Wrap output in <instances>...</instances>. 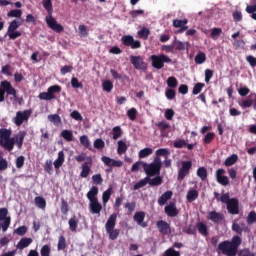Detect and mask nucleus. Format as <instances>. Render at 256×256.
<instances>
[{
	"label": "nucleus",
	"instance_id": "28",
	"mask_svg": "<svg viewBox=\"0 0 256 256\" xmlns=\"http://www.w3.org/2000/svg\"><path fill=\"white\" fill-rule=\"evenodd\" d=\"M172 47L175 49V51H185V49H188L189 43L175 40V42L172 44Z\"/></svg>",
	"mask_w": 256,
	"mask_h": 256
},
{
	"label": "nucleus",
	"instance_id": "20",
	"mask_svg": "<svg viewBox=\"0 0 256 256\" xmlns=\"http://www.w3.org/2000/svg\"><path fill=\"white\" fill-rule=\"evenodd\" d=\"M173 197V191L168 190L161 194L160 198H158L157 203L160 206H165L169 200Z\"/></svg>",
	"mask_w": 256,
	"mask_h": 256
},
{
	"label": "nucleus",
	"instance_id": "40",
	"mask_svg": "<svg viewBox=\"0 0 256 256\" xmlns=\"http://www.w3.org/2000/svg\"><path fill=\"white\" fill-rule=\"evenodd\" d=\"M111 195H112V188H109L103 192V195L101 196V199L103 201V206H106V204L109 202V199H111Z\"/></svg>",
	"mask_w": 256,
	"mask_h": 256
},
{
	"label": "nucleus",
	"instance_id": "1",
	"mask_svg": "<svg viewBox=\"0 0 256 256\" xmlns=\"http://www.w3.org/2000/svg\"><path fill=\"white\" fill-rule=\"evenodd\" d=\"M26 131H19L15 137L12 136L11 128H0V146L8 152L14 150V146L21 150L23 148L24 139L26 138Z\"/></svg>",
	"mask_w": 256,
	"mask_h": 256
},
{
	"label": "nucleus",
	"instance_id": "62",
	"mask_svg": "<svg viewBox=\"0 0 256 256\" xmlns=\"http://www.w3.org/2000/svg\"><path fill=\"white\" fill-rule=\"evenodd\" d=\"M165 96H166L167 100L172 101L176 97V91L169 88L166 90Z\"/></svg>",
	"mask_w": 256,
	"mask_h": 256
},
{
	"label": "nucleus",
	"instance_id": "22",
	"mask_svg": "<svg viewBox=\"0 0 256 256\" xmlns=\"http://www.w3.org/2000/svg\"><path fill=\"white\" fill-rule=\"evenodd\" d=\"M144 179L147 181L148 185H150L151 187H159L163 183V179L159 175H156V177L154 178H150V176H147Z\"/></svg>",
	"mask_w": 256,
	"mask_h": 256
},
{
	"label": "nucleus",
	"instance_id": "36",
	"mask_svg": "<svg viewBox=\"0 0 256 256\" xmlns=\"http://www.w3.org/2000/svg\"><path fill=\"white\" fill-rule=\"evenodd\" d=\"M7 16L8 18L21 19V16H23V11L19 9H14L9 11Z\"/></svg>",
	"mask_w": 256,
	"mask_h": 256
},
{
	"label": "nucleus",
	"instance_id": "48",
	"mask_svg": "<svg viewBox=\"0 0 256 256\" xmlns=\"http://www.w3.org/2000/svg\"><path fill=\"white\" fill-rule=\"evenodd\" d=\"M127 150H128L127 143L120 140L118 142V154L119 155L125 154V153H127Z\"/></svg>",
	"mask_w": 256,
	"mask_h": 256
},
{
	"label": "nucleus",
	"instance_id": "19",
	"mask_svg": "<svg viewBox=\"0 0 256 256\" xmlns=\"http://www.w3.org/2000/svg\"><path fill=\"white\" fill-rule=\"evenodd\" d=\"M144 219H146V212H143V211L135 212L134 221L136 222V225H139L142 228H146L147 223L144 222Z\"/></svg>",
	"mask_w": 256,
	"mask_h": 256
},
{
	"label": "nucleus",
	"instance_id": "53",
	"mask_svg": "<svg viewBox=\"0 0 256 256\" xmlns=\"http://www.w3.org/2000/svg\"><path fill=\"white\" fill-rule=\"evenodd\" d=\"M0 73H2V75H5L7 77H11L12 76V66L9 64L2 66Z\"/></svg>",
	"mask_w": 256,
	"mask_h": 256
},
{
	"label": "nucleus",
	"instance_id": "61",
	"mask_svg": "<svg viewBox=\"0 0 256 256\" xmlns=\"http://www.w3.org/2000/svg\"><path fill=\"white\" fill-rule=\"evenodd\" d=\"M188 24V20L187 19H183V20H173V27L175 28H180V27H186L185 25Z\"/></svg>",
	"mask_w": 256,
	"mask_h": 256
},
{
	"label": "nucleus",
	"instance_id": "6",
	"mask_svg": "<svg viewBox=\"0 0 256 256\" xmlns=\"http://www.w3.org/2000/svg\"><path fill=\"white\" fill-rule=\"evenodd\" d=\"M33 111L31 109H25L24 111H17L15 117L12 119L16 127H20L23 123L29 122L31 114Z\"/></svg>",
	"mask_w": 256,
	"mask_h": 256
},
{
	"label": "nucleus",
	"instance_id": "41",
	"mask_svg": "<svg viewBox=\"0 0 256 256\" xmlns=\"http://www.w3.org/2000/svg\"><path fill=\"white\" fill-rule=\"evenodd\" d=\"M107 234H109V239L115 241L118 239L120 230L119 229H106Z\"/></svg>",
	"mask_w": 256,
	"mask_h": 256
},
{
	"label": "nucleus",
	"instance_id": "37",
	"mask_svg": "<svg viewBox=\"0 0 256 256\" xmlns=\"http://www.w3.org/2000/svg\"><path fill=\"white\" fill-rule=\"evenodd\" d=\"M65 249H67V240L64 235H60L58 240V251H64Z\"/></svg>",
	"mask_w": 256,
	"mask_h": 256
},
{
	"label": "nucleus",
	"instance_id": "29",
	"mask_svg": "<svg viewBox=\"0 0 256 256\" xmlns=\"http://www.w3.org/2000/svg\"><path fill=\"white\" fill-rule=\"evenodd\" d=\"M23 22L24 20H12L11 23H9L7 32L17 31V29L23 25Z\"/></svg>",
	"mask_w": 256,
	"mask_h": 256
},
{
	"label": "nucleus",
	"instance_id": "46",
	"mask_svg": "<svg viewBox=\"0 0 256 256\" xmlns=\"http://www.w3.org/2000/svg\"><path fill=\"white\" fill-rule=\"evenodd\" d=\"M60 136L65 139V141L71 142L73 141L74 135L72 134V131L69 130H63L60 133Z\"/></svg>",
	"mask_w": 256,
	"mask_h": 256
},
{
	"label": "nucleus",
	"instance_id": "39",
	"mask_svg": "<svg viewBox=\"0 0 256 256\" xmlns=\"http://www.w3.org/2000/svg\"><path fill=\"white\" fill-rule=\"evenodd\" d=\"M195 64L201 65L206 62V53L200 52L194 58Z\"/></svg>",
	"mask_w": 256,
	"mask_h": 256
},
{
	"label": "nucleus",
	"instance_id": "24",
	"mask_svg": "<svg viewBox=\"0 0 256 256\" xmlns=\"http://www.w3.org/2000/svg\"><path fill=\"white\" fill-rule=\"evenodd\" d=\"M208 220L213 221V223H219L220 221H223L224 217L222 214L216 211L208 212Z\"/></svg>",
	"mask_w": 256,
	"mask_h": 256
},
{
	"label": "nucleus",
	"instance_id": "31",
	"mask_svg": "<svg viewBox=\"0 0 256 256\" xmlns=\"http://www.w3.org/2000/svg\"><path fill=\"white\" fill-rule=\"evenodd\" d=\"M116 214L110 215L109 219L106 221V230H114L116 225Z\"/></svg>",
	"mask_w": 256,
	"mask_h": 256
},
{
	"label": "nucleus",
	"instance_id": "56",
	"mask_svg": "<svg viewBox=\"0 0 256 256\" xmlns=\"http://www.w3.org/2000/svg\"><path fill=\"white\" fill-rule=\"evenodd\" d=\"M169 155H171V152H169V150L166 148H160V149L156 150L157 157H166V159H167V157Z\"/></svg>",
	"mask_w": 256,
	"mask_h": 256
},
{
	"label": "nucleus",
	"instance_id": "14",
	"mask_svg": "<svg viewBox=\"0 0 256 256\" xmlns=\"http://www.w3.org/2000/svg\"><path fill=\"white\" fill-rule=\"evenodd\" d=\"M158 232H160L161 235H169L171 234V225L168 224L166 221L160 220L156 223Z\"/></svg>",
	"mask_w": 256,
	"mask_h": 256
},
{
	"label": "nucleus",
	"instance_id": "3",
	"mask_svg": "<svg viewBox=\"0 0 256 256\" xmlns=\"http://www.w3.org/2000/svg\"><path fill=\"white\" fill-rule=\"evenodd\" d=\"M43 7L46 9L47 14L49 16H46V25L53 31L57 33H62L64 31V26L59 24L55 18H53L52 13H53V6H52V0H43Z\"/></svg>",
	"mask_w": 256,
	"mask_h": 256
},
{
	"label": "nucleus",
	"instance_id": "10",
	"mask_svg": "<svg viewBox=\"0 0 256 256\" xmlns=\"http://www.w3.org/2000/svg\"><path fill=\"white\" fill-rule=\"evenodd\" d=\"M225 174L226 171L224 168L216 170V181L223 187H227L230 184L229 178Z\"/></svg>",
	"mask_w": 256,
	"mask_h": 256
},
{
	"label": "nucleus",
	"instance_id": "34",
	"mask_svg": "<svg viewBox=\"0 0 256 256\" xmlns=\"http://www.w3.org/2000/svg\"><path fill=\"white\" fill-rule=\"evenodd\" d=\"M68 225H69V230H71V232H76L77 231V227H78V219L77 217H71V219H69L68 221Z\"/></svg>",
	"mask_w": 256,
	"mask_h": 256
},
{
	"label": "nucleus",
	"instance_id": "52",
	"mask_svg": "<svg viewBox=\"0 0 256 256\" xmlns=\"http://www.w3.org/2000/svg\"><path fill=\"white\" fill-rule=\"evenodd\" d=\"M166 84L167 87L175 89L176 87H178V79H176L175 77H169L166 80Z\"/></svg>",
	"mask_w": 256,
	"mask_h": 256
},
{
	"label": "nucleus",
	"instance_id": "49",
	"mask_svg": "<svg viewBox=\"0 0 256 256\" xmlns=\"http://www.w3.org/2000/svg\"><path fill=\"white\" fill-rule=\"evenodd\" d=\"M206 87V84L204 83H196L194 88L192 89V94L194 96H197L203 91V88Z\"/></svg>",
	"mask_w": 256,
	"mask_h": 256
},
{
	"label": "nucleus",
	"instance_id": "64",
	"mask_svg": "<svg viewBox=\"0 0 256 256\" xmlns=\"http://www.w3.org/2000/svg\"><path fill=\"white\" fill-rule=\"evenodd\" d=\"M164 254L166 256H181V254L179 252L175 251V249H173V248L167 249L166 252H164Z\"/></svg>",
	"mask_w": 256,
	"mask_h": 256
},
{
	"label": "nucleus",
	"instance_id": "13",
	"mask_svg": "<svg viewBox=\"0 0 256 256\" xmlns=\"http://www.w3.org/2000/svg\"><path fill=\"white\" fill-rule=\"evenodd\" d=\"M226 204L227 212L230 213V215H239V200L236 198H232V201Z\"/></svg>",
	"mask_w": 256,
	"mask_h": 256
},
{
	"label": "nucleus",
	"instance_id": "4",
	"mask_svg": "<svg viewBox=\"0 0 256 256\" xmlns=\"http://www.w3.org/2000/svg\"><path fill=\"white\" fill-rule=\"evenodd\" d=\"M162 170V159L159 156L154 158L153 163L144 164V172L148 177L159 176Z\"/></svg>",
	"mask_w": 256,
	"mask_h": 256
},
{
	"label": "nucleus",
	"instance_id": "63",
	"mask_svg": "<svg viewBox=\"0 0 256 256\" xmlns=\"http://www.w3.org/2000/svg\"><path fill=\"white\" fill-rule=\"evenodd\" d=\"M40 254H41V256H50L49 245H45V246L41 247Z\"/></svg>",
	"mask_w": 256,
	"mask_h": 256
},
{
	"label": "nucleus",
	"instance_id": "35",
	"mask_svg": "<svg viewBox=\"0 0 256 256\" xmlns=\"http://www.w3.org/2000/svg\"><path fill=\"white\" fill-rule=\"evenodd\" d=\"M197 198H198V191L197 190H189L188 193L186 194V199L190 203L196 201Z\"/></svg>",
	"mask_w": 256,
	"mask_h": 256
},
{
	"label": "nucleus",
	"instance_id": "15",
	"mask_svg": "<svg viewBox=\"0 0 256 256\" xmlns=\"http://www.w3.org/2000/svg\"><path fill=\"white\" fill-rule=\"evenodd\" d=\"M6 95L12 96V99L14 100L12 102L13 105H16L17 103H18V105H23V98H21L17 95V90H15L14 87H7Z\"/></svg>",
	"mask_w": 256,
	"mask_h": 256
},
{
	"label": "nucleus",
	"instance_id": "50",
	"mask_svg": "<svg viewBox=\"0 0 256 256\" xmlns=\"http://www.w3.org/2000/svg\"><path fill=\"white\" fill-rule=\"evenodd\" d=\"M6 36H8L9 40H17V38H20L22 36V33L20 31H7Z\"/></svg>",
	"mask_w": 256,
	"mask_h": 256
},
{
	"label": "nucleus",
	"instance_id": "45",
	"mask_svg": "<svg viewBox=\"0 0 256 256\" xmlns=\"http://www.w3.org/2000/svg\"><path fill=\"white\" fill-rule=\"evenodd\" d=\"M151 154H153V149L144 148V149L140 150V152L138 153V157H140V159H145V158L149 157Z\"/></svg>",
	"mask_w": 256,
	"mask_h": 256
},
{
	"label": "nucleus",
	"instance_id": "8",
	"mask_svg": "<svg viewBox=\"0 0 256 256\" xmlns=\"http://www.w3.org/2000/svg\"><path fill=\"white\" fill-rule=\"evenodd\" d=\"M121 41L125 47H131L133 50L141 48L140 40H135L131 35L122 36Z\"/></svg>",
	"mask_w": 256,
	"mask_h": 256
},
{
	"label": "nucleus",
	"instance_id": "7",
	"mask_svg": "<svg viewBox=\"0 0 256 256\" xmlns=\"http://www.w3.org/2000/svg\"><path fill=\"white\" fill-rule=\"evenodd\" d=\"M238 105L242 109H248V108H253L256 111V94L251 93L248 97L245 99H242L238 102Z\"/></svg>",
	"mask_w": 256,
	"mask_h": 256
},
{
	"label": "nucleus",
	"instance_id": "11",
	"mask_svg": "<svg viewBox=\"0 0 256 256\" xmlns=\"http://www.w3.org/2000/svg\"><path fill=\"white\" fill-rule=\"evenodd\" d=\"M192 168V162L191 161H183L182 167H180V170L178 171V180L182 181L185 179V177L188 176L189 171Z\"/></svg>",
	"mask_w": 256,
	"mask_h": 256
},
{
	"label": "nucleus",
	"instance_id": "60",
	"mask_svg": "<svg viewBox=\"0 0 256 256\" xmlns=\"http://www.w3.org/2000/svg\"><path fill=\"white\" fill-rule=\"evenodd\" d=\"M126 115H128L129 120L135 121L137 119V109L131 108L126 112Z\"/></svg>",
	"mask_w": 256,
	"mask_h": 256
},
{
	"label": "nucleus",
	"instance_id": "44",
	"mask_svg": "<svg viewBox=\"0 0 256 256\" xmlns=\"http://www.w3.org/2000/svg\"><path fill=\"white\" fill-rule=\"evenodd\" d=\"M196 176L200 177L202 181H206L207 179V169L206 167H200L196 170Z\"/></svg>",
	"mask_w": 256,
	"mask_h": 256
},
{
	"label": "nucleus",
	"instance_id": "51",
	"mask_svg": "<svg viewBox=\"0 0 256 256\" xmlns=\"http://www.w3.org/2000/svg\"><path fill=\"white\" fill-rule=\"evenodd\" d=\"M47 120L55 125L61 124V117L58 114H50L47 116Z\"/></svg>",
	"mask_w": 256,
	"mask_h": 256
},
{
	"label": "nucleus",
	"instance_id": "42",
	"mask_svg": "<svg viewBox=\"0 0 256 256\" xmlns=\"http://www.w3.org/2000/svg\"><path fill=\"white\" fill-rule=\"evenodd\" d=\"M79 143H81V146H83L85 149L91 150L90 148V140L89 137L86 135H82L79 137Z\"/></svg>",
	"mask_w": 256,
	"mask_h": 256
},
{
	"label": "nucleus",
	"instance_id": "5",
	"mask_svg": "<svg viewBox=\"0 0 256 256\" xmlns=\"http://www.w3.org/2000/svg\"><path fill=\"white\" fill-rule=\"evenodd\" d=\"M151 66L156 70H162L165 64H172V59L165 54L151 55Z\"/></svg>",
	"mask_w": 256,
	"mask_h": 256
},
{
	"label": "nucleus",
	"instance_id": "32",
	"mask_svg": "<svg viewBox=\"0 0 256 256\" xmlns=\"http://www.w3.org/2000/svg\"><path fill=\"white\" fill-rule=\"evenodd\" d=\"M69 212V205L67 200H65L64 198L60 199V213H62V215L67 216Z\"/></svg>",
	"mask_w": 256,
	"mask_h": 256
},
{
	"label": "nucleus",
	"instance_id": "27",
	"mask_svg": "<svg viewBox=\"0 0 256 256\" xmlns=\"http://www.w3.org/2000/svg\"><path fill=\"white\" fill-rule=\"evenodd\" d=\"M196 230H198V233L201 234V236H209V228H207V225L203 222H198L196 224Z\"/></svg>",
	"mask_w": 256,
	"mask_h": 256
},
{
	"label": "nucleus",
	"instance_id": "33",
	"mask_svg": "<svg viewBox=\"0 0 256 256\" xmlns=\"http://www.w3.org/2000/svg\"><path fill=\"white\" fill-rule=\"evenodd\" d=\"M237 161L238 155L232 154V156L227 157V159L224 161V166L231 167L232 165H235Z\"/></svg>",
	"mask_w": 256,
	"mask_h": 256
},
{
	"label": "nucleus",
	"instance_id": "57",
	"mask_svg": "<svg viewBox=\"0 0 256 256\" xmlns=\"http://www.w3.org/2000/svg\"><path fill=\"white\" fill-rule=\"evenodd\" d=\"M222 35V29L221 28H213L211 29L210 37L213 38V40H217Z\"/></svg>",
	"mask_w": 256,
	"mask_h": 256
},
{
	"label": "nucleus",
	"instance_id": "38",
	"mask_svg": "<svg viewBox=\"0 0 256 256\" xmlns=\"http://www.w3.org/2000/svg\"><path fill=\"white\" fill-rule=\"evenodd\" d=\"M34 203L38 208L42 210L46 208V200L43 197L37 196L36 198H34Z\"/></svg>",
	"mask_w": 256,
	"mask_h": 256
},
{
	"label": "nucleus",
	"instance_id": "16",
	"mask_svg": "<svg viewBox=\"0 0 256 256\" xmlns=\"http://www.w3.org/2000/svg\"><path fill=\"white\" fill-rule=\"evenodd\" d=\"M103 206L99 203V201H90L88 204V210L90 211L91 215H98L102 212Z\"/></svg>",
	"mask_w": 256,
	"mask_h": 256
},
{
	"label": "nucleus",
	"instance_id": "17",
	"mask_svg": "<svg viewBox=\"0 0 256 256\" xmlns=\"http://www.w3.org/2000/svg\"><path fill=\"white\" fill-rule=\"evenodd\" d=\"M164 213H166L167 217H177L179 214L178 208H176V204L174 202H170L169 205L164 207Z\"/></svg>",
	"mask_w": 256,
	"mask_h": 256
},
{
	"label": "nucleus",
	"instance_id": "47",
	"mask_svg": "<svg viewBox=\"0 0 256 256\" xmlns=\"http://www.w3.org/2000/svg\"><path fill=\"white\" fill-rule=\"evenodd\" d=\"M150 30L147 27L142 28L140 31H138V37H140L142 40L149 39Z\"/></svg>",
	"mask_w": 256,
	"mask_h": 256
},
{
	"label": "nucleus",
	"instance_id": "18",
	"mask_svg": "<svg viewBox=\"0 0 256 256\" xmlns=\"http://www.w3.org/2000/svg\"><path fill=\"white\" fill-rule=\"evenodd\" d=\"M101 162H103L107 167H122L124 165L122 161H115L109 156L101 157Z\"/></svg>",
	"mask_w": 256,
	"mask_h": 256
},
{
	"label": "nucleus",
	"instance_id": "43",
	"mask_svg": "<svg viewBox=\"0 0 256 256\" xmlns=\"http://www.w3.org/2000/svg\"><path fill=\"white\" fill-rule=\"evenodd\" d=\"M38 98H40L42 101H52L55 99V95L47 92H41L38 94Z\"/></svg>",
	"mask_w": 256,
	"mask_h": 256
},
{
	"label": "nucleus",
	"instance_id": "2",
	"mask_svg": "<svg viewBox=\"0 0 256 256\" xmlns=\"http://www.w3.org/2000/svg\"><path fill=\"white\" fill-rule=\"evenodd\" d=\"M242 244L240 236H233L232 241H223L218 244L217 253H221L224 256H236L238 254V248Z\"/></svg>",
	"mask_w": 256,
	"mask_h": 256
},
{
	"label": "nucleus",
	"instance_id": "23",
	"mask_svg": "<svg viewBox=\"0 0 256 256\" xmlns=\"http://www.w3.org/2000/svg\"><path fill=\"white\" fill-rule=\"evenodd\" d=\"M155 126L158 128V131H160L161 135L165 136L166 131L168 129H171V124L166 122V120H163L161 122H156Z\"/></svg>",
	"mask_w": 256,
	"mask_h": 256
},
{
	"label": "nucleus",
	"instance_id": "58",
	"mask_svg": "<svg viewBox=\"0 0 256 256\" xmlns=\"http://www.w3.org/2000/svg\"><path fill=\"white\" fill-rule=\"evenodd\" d=\"M256 222V212L255 211H251L248 214V217H246V223L248 225H252Z\"/></svg>",
	"mask_w": 256,
	"mask_h": 256
},
{
	"label": "nucleus",
	"instance_id": "59",
	"mask_svg": "<svg viewBox=\"0 0 256 256\" xmlns=\"http://www.w3.org/2000/svg\"><path fill=\"white\" fill-rule=\"evenodd\" d=\"M61 90H62L61 86L55 85V86H50L49 88H47L46 93L54 95V94L61 93Z\"/></svg>",
	"mask_w": 256,
	"mask_h": 256
},
{
	"label": "nucleus",
	"instance_id": "54",
	"mask_svg": "<svg viewBox=\"0 0 256 256\" xmlns=\"http://www.w3.org/2000/svg\"><path fill=\"white\" fill-rule=\"evenodd\" d=\"M113 140H118L122 136L121 126H115L112 128Z\"/></svg>",
	"mask_w": 256,
	"mask_h": 256
},
{
	"label": "nucleus",
	"instance_id": "25",
	"mask_svg": "<svg viewBox=\"0 0 256 256\" xmlns=\"http://www.w3.org/2000/svg\"><path fill=\"white\" fill-rule=\"evenodd\" d=\"M97 194H99V188L96 186L91 187L90 191L87 193V199L90 202L99 201L97 199Z\"/></svg>",
	"mask_w": 256,
	"mask_h": 256
},
{
	"label": "nucleus",
	"instance_id": "12",
	"mask_svg": "<svg viewBox=\"0 0 256 256\" xmlns=\"http://www.w3.org/2000/svg\"><path fill=\"white\" fill-rule=\"evenodd\" d=\"M93 164V159L91 158V156H88L87 161H85L84 163H82L81 166V173H79V176L81 178H88L91 172V166Z\"/></svg>",
	"mask_w": 256,
	"mask_h": 256
},
{
	"label": "nucleus",
	"instance_id": "21",
	"mask_svg": "<svg viewBox=\"0 0 256 256\" xmlns=\"http://www.w3.org/2000/svg\"><path fill=\"white\" fill-rule=\"evenodd\" d=\"M13 87L11 82L5 80L0 82V103L5 101V93H7V88Z\"/></svg>",
	"mask_w": 256,
	"mask_h": 256
},
{
	"label": "nucleus",
	"instance_id": "30",
	"mask_svg": "<svg viewBox=\"0 0 256 256\" xmlns=\"http://www.w3.org/2000/svg\"><path fill=\"white\" fill-rule=\"evenodd\" d=\"M64 162H65L64 151H59L58 159H56L55 162L53 163V165L55 166V169L61 168V166L64 164Z\"/></svg>",
	"mask_w": 256,
	"mask_h": 256
},
{
	"label": "nucleus",
	"instance_id": "26",
	"mask_svg": "<svg viewBox=\"0 0 256 256\" xmlns=\"http://www.w3.org/2000/svg\"><path fill=\"white\" fill-rule=\"evenodd\" d=\"M31 243H33L32 238H21L18 244H16V248H18L19 250H23L28 248L31 245Z\"/></svg>",
	"mask_w": 256,
	"mask_h": 256
},
{
	"label": "nucleus",
	"instance_id": "55",
	"mask_svg": "<svg viewBox=\"0 0 256 256\" xmlns=\"http://www.w3.org/2000/svg\"><path fill=\"white\" fill-rule=\"evenodd\" d=\"M104 92H112L113 89V83L110 80L103 81L102 85Z\"/></svg>",
	"mask_w": 256,
	"mask_h": 256
},
{
	"label": "nucleus",
	"instance_id": "9",
	"mask_svg": "<svg viewBox=\"0 0 256 256\" xmlns=\"http://www.w3.org/2000/svg\"><path fill=\"white\" fill-rule=\"evenodd\" d=\"M129 61H131L132 66H134L135 70H146L147 64L144 62L143 57L141 56H129Z\"/></svg>",
	"mask_w": 256,
	"mask_h": 256
}]
</instances>
